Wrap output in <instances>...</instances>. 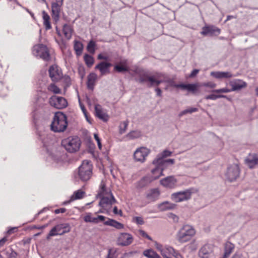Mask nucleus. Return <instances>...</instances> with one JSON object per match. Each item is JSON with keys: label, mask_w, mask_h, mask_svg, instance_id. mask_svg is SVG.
Segmentation results:
<instances>
[{"label": "nucleus", "mask_w": 258, "mask_h": 258, "mask_svg": "<svg viewBox=\"0 0 258 258\" xmlns=\"http://www.w3.org/2000/svg\"><path fill=\"white\" fill-rule=\"evenodd\" d=\"M157 207L160 211L163 212L175 209L176 205L169 202L165 201L158 204Z\"/></svg>", "instance_id": "c85d7f7f"}, {"label": "nucleus", "mask_w": 258, "mask_h": 258, "mask_svg": "<svg viewBox=\"0 0 258 258\" xmlns=\"http://www.w3.org/2000/svg\"><path fill=\"white\" fill-rule=\"evenodd\" d=\"M66 211V209L65 208H60L58 209H56L54 211V213L56 214L59 213H63Z\"/></svg>", "instance_id": "680f3d73"}, {"label": "nucleus", "mask_w": 258, "mask_h": 258, "mask_svg": "<svg viewBox=\"0 0 258 258\" xmlns=\"http://www.w3.org/2000/svg\"><path fill=\"white\" fill-rule=\"evenodd\" d=\"M232 91H239L247 87V83L240 79H233L229 81Z\"/></svg>", "instance_id": "f3484780"}, {"label": "nucleus", "mask_w": 258, "mask_h": 258, "mask_svg": "<svg viewBox=\"0 0 258 258\" xmlns=\"http://www.w3.org/2000/svg\"><path fill=\"white\" fill-rule=\"evenodd\" d=\"M48 90L54 94H60L61 93L60 89L54 84H51L49 85Z\"/></svg>", "instance_id": "79ce46f5"}, {"label": "nucleus", "mask_w": 258, "mask_h": 258, "mask_svg": "<svg viewBox=\"0 0 258 258\" xmlns=\"http://www.w3.org/2000/svg\"><path fill=\"white\" fill-rule=\"evenodd\" d=\"M199 70L198 69H194L192 72L191 73H190V74L189 75V78H194L195 77V76H197V75L199 73Z\"/></svg>", "instance_id": "4d7b16f0"}, {"label": "nucleus", "mask_w": 258, "mask_h": 258, "mask_svg": "<svg viewBox=\"0 0 258 258\" xmlns=\"http://www.w3.org/2000/svg\"><path fill=\"white\" fill-rule=\"evenodd\" d=\"M112 64L106 61H102L95 66V69L98 70L100 72L101 76H104L110 73L109 68Z\"/></svg>", "instance_id": "412c9836"}, {"label": "nucleus", "mask_w": 258, "mask_h": 258, "mask_svg": "<svg viewBox=\"0 0 258 258\" xmlns=\"http://www.w3.org/2000/svg\"><path fill=\"white\" fill-rule=\"evenodd\" d=\"M120 63L122 64L123 66L115 65L114 68V70L119 73L128 71V68L123 66V64H126V60H122L121 61Z\"/></svg>", "instance_id": "4c0bfd02"}, {"label": "nucleus", "mask_w": 258, "mask_h": 258, "mask_svg": "<svg viewBox=\"0 0 258 258\" xmlns=\"http://www.w3.org/2000/svg\"><path fill=\"white\" fill-rule=\"evenodd\" d=\"M239 168L237 164H233L229 166L226 173L227 179L230 181L235 180L239 176Z\"/></svg>", "instance_id": "ddd939ff"}, {"label": "nucleus", "mask_w": 258, "mask_h": 258, "mask_svg": "<svg viewBox=\"0 0 258 258\" xmlns=\"http://www.w3.org/2000/svg\"><path fill=\"white\" fill-rule=\"evenodd\" d=\"M213 251V246L210 244H205L200 249L199 255L201 258H209Z\"/></svg>", "instance_id": "dca6fc26"}, {"label": "nucleus", "mask_w": 258, "mask_h": 258, "mask_svg": "<svg viewBox=\"0 0 258 258\" xmlns=\"http://www.w3.org/2000/svg\"><path fill=\"white\" fill-rule=\"evenodd\" d=\"M85 195V192L79 189L75 191L73 195H72L70 198V201H74L77 200L81 199L83 198Z\"/></svg>", "instance_id": "2f4dec72"}, {"label": "nucleus", "mask_w": 258, "mask_h": 258, "mask_svg": "<svg viewBox=\"0 0 258 258\" xmlns=\"http://www.w3.org/2000/svg\"><path fill=\"white\" fill-rule=\"evenodd\" d=\"M232 91L231 89H229L227 88H223L219 89H215L212 91V92L215 93H227Z\"/></svg>", "instance_id": "49530a36"}, {"label": "nucleus", "mask_w": 258, "mask_h": 258, "mask_svg": "<svg viewBox=\"0 0 258 258\" xmlns=\"http://www.w3.org/2000/svg\"><path fill=\"white\" fill-rule=\"evenodd\" d=\"M202 86L205 87H208L211 89L215 88L216 87V84L212 82H207L202 84Z\"/></svg>", "instance_id": "8fccbe9b"}, {"label": "nucleus", "mask_w": 258, "mask_h": 258, "mask_svg": "<svg viewBox=\"0 0 258 258\" xmlns=\"http://www.w3.org/2000/svg\"><path fill=\"white\" fill-rule=\"evenodd\" d=\"M169 217L172 218L175 222H177L178 220V217L173 213L169 214Z\"/></svg>", "instance_id": "052dcab7"}, {"label": "nucleus", "mask_w": 258, "mask_h": 258, "mask_svg": "<svg viewBox=\"0 0 258 258\" xmlns=\"http://www.w3.org/2000/svg\"><path fill=\"white\" fill-rule=\"evenodd\" d=\"M227 98V96L224 95H216L214 94H210L209 95H207L205 97V99L207 100H215L218 98Z\"/></svg>", "instance_id": "a19ab883"}, {"label": "nucleus", "mask_w": 258, "mask_h": 258, "mask_svg": "<svg viewBox=\"0 0 258 258\" xmlns=\"http://www.w3.org/2000/svg\"><path fill=\"white\" fill-rule=\"evenodd\" d=\"M74 47L76 54L77 55H80L82 53L83 49V45L82 43L80 41H75Z\"/></svg>", "instance_id": "c9c22d12"}, {"label": "nucleus", "mask_w": 258, "mask_h": 258, "mask_svg": "<svg viewBox=\"0 0 258 258\" xmlns=\"http://www.w3.org/2000/svg\"><path fill=\"white\" fill-rule=\"evenodd\" d=\"M113 212L114 214L122 215V212L121 210H118L117 207L115 206L113 208Z\"/></svg>", "instance_id": "bf43d9fd"}, {"label": "nucleus", "mask_w": 258, "mask_h": 258, "mask_svg": "<svg viewBox=\"0 0 258 258\" xmlns=\"http://www.w3.org/2000/svg\"><path fill=\"white\" fill-rule=\"evenodd\" d=\"M155 166V168L151 170L152 176L150 181L156 180L161 176L163 175V171L165 169L163 166L159 164H153Z\"/></svg>", "instance_id": "a211bd4d"}, {"label": "nucleus", "mask_w": 258, "mask_h": 258, "mask_svg": "<svg viewBox=\"0 0 258 258\" xmlns=\"http://www.w3.org/2000/svg\"><path fill=\"white\" fill-rule=\"evenodd\" d=\"M245 162L250 168H252L257 164L258 159L256 156L249 155L246 159Z\"/></svg>", "instance_id": "7c9ffc66"}, {"label": "nucleus", "mask_w": 258, "mask_h": 258, "mask_svg": "<svg viewBox=\"0 0 258 258\" xmlns=\"http://www.w3.org/2000/svg\"><path fill=\"white\" fill-rule=\"evenodd\" d=\"M98 59L107 60H108V57L104 55L103 54L100 53V54H99L98 55Z\"/></svg>", "instance_id": "0e129e2a"}, {"label": "nucleus", "mask_w": 258, "mask_h": 258, "mask_svg": "<svg viewBox=\"0 0 258 258\" xmlns=\"http://www.w3.org/2000/svg\"><path fill=\"white\" fill-rule=\"evenodd\" d=\"M164 80H155L154 77L150 76L147 73L141 74L139 76V82L141 83H144L147 82L150 83V86H158Z\"/></svg>", "instance_id": "f8f14e48"}, {"label": "nucleus", "mask_w": 258, "mask_h": 258, "mask_svg": "<svg viewBox=\"0 0 258 258\" xmlns=\"http://www.w3.org/2000/svg\"><path fill=\"white\" fill-rule=\"evenodd\" d=\"M49 102L52 106L59 109H63L68 106L67 100L62 97L52 96L49 98Z\"/></svg>", "instance_id": "6e6552de"}, {"label": "nucleus", "mask_w": 258, "mask_h": 258, "mask_svg": "<svg viewBox=\"0 0 258 258\" xmlns=\"http://www.w3.org/2000/svg\"><path fill=\"white\" fill-rule=\"evenodd\" d=\"M192 192V189H187L184 190L173 193L171 196V198L176 203L187 201L191 198Z\"/></svg>", "instance_id": "0eeeda50"}, {"label": "nucleus", "mask_w": 258, "mask_h": 258, "mask_svg": "<svg viewBox=\"0 0 258 258\" xmlns=\"http://www.w3.org/2000/svg\"><path fill=\"white\" fill-rule=\"evenodd\" d=\"M210 75L217 79H229L234 76L230 72H211Z\"/></svg>", "instance_id": "b1692460"}, {"label": "nucleus", "mask_w": 258, "mask_h": 258, "mask_svg": "<svg viewBox=\"0 0 258 258\" xmlns=\"http://www.w3.org/2000/svg\"><path fill=\"white\" fill-rule=\"evenodd\" d=\"M196 234L194 227L189 225H183L177 232L176 238L180 243H185L189 241Z\"/></svg>", "instance_id": "7ed1b4c3"}, {"label": "nucleus", "mask_w": 258, "mask_h": 258, "mask_svg": "<svg viewBox=\"0 0 258 258\" xmlns=\"http://www.w3.org/2000/svg\"><path fill=\"white\" fill-rule=\"evenodd\" d=\"M142 136L141 132L140 131H133L128 133L126 137L129 140H133L140 138Z\"/></svg>", "instance_id": "f704fd0d"}, {"label": "nucleus", "mask_w": 258, "mask_h": 258, "mask_svg": "<svg viewBox=\"0 0 258 258\" xmlns=\"http://www.w3.org/2000/svg\"><path fill=\"white\" fill-rule=\"evenodd\" d=\"M177 180L174 176L166 177L160 180V183L163 186L168 188H173L177 184Z\"/></svg>", "instance_id": "6ab92c4d"}, {"label": "nucleus", "mask_w": 258, "mask_h": 258, "mask_svg": "<svg viewBox=\"0 0 258 258\" xmlns=\"http://www.w3.org/2000/svg\"><path fill=\"white\" fill-rule=\"evenodd\" d=\"M198 111V109L197 108L195 107H189L186 109H185L182 111H181L179 113L178 116L179 117H181L182 116L186 114L187 113H192L195 112H197Z\"/></svg>", "instance_id": "58836bf2"}, {"label": "nucleus", "mask_w": 258, "mask_h": 258, "mask_svg": "<svg viewBox=\"0 0 258 258\" xmlns=\"http://www.w3.org/2000/svg\"><path fill=\"white\" fill-rule=\"evenodd\" d=\"M67 126L68 121L66 115L60 112L55 113L50 124L51 130L55 133L63 132Z\"/></svg>", "instance_id": "f03ea898"}, {"label": "nucleus", "mask_w": 258, "mask_h": 258, "mask_svg": "<svg viewBox=\"0 0 258 258\" xmlns=\"http://www.w3.org/2000/svg\"><path fill=\"white\" fill-rule=\"evenodd\" d=\"M150 153V150L146 147L139 148L134 152V159L136 161L144 162Z\"/></svg>", "instance_id": "9b49d317"}, {"label": "nucleus", "mask_w": 258, "mask_h": 258, "mask_svg": "<svg viewBox=\"0 0 258 258\" xmlns=\"http://www.w3.org/2000/svg\"><path fill=\"white\" fill-rule=\"evenodd\" d=\"M106 217L102 215H98L96 217H92V214L88 213L84 217V220L85 222H90L94 224H98L99 222L104 221Z\"/></svg>", "instance_id": "aec40b11"}, {"label": "nucleus", "mask_w": 258, "mask_h": 258, "mask_svg": "<svg viewBox=\"0 0 258 258\" xmlns=\"http://www.w3.org/2000/svg\"><path fill=\"white\" fill-rule=\"evenodd\" d=\"M175 251L176 250L173 247L167 246L164 247V250H161V254H162V252L163 253L164 252L165 253H166V255H167V254L173 255Z\"/></svg>", "instance_id": "c03bdc74"}, {"label": "nucleus", "mask_w": 258, "mask_h": 258, "mask_svg": "<svg viewBox=\"0 0 258 258\" xmlns=\"http://www.w3.org/2000/svg\"><path fill=\"white\" fill-rule=\"evenodd\" d=\"M97 197L100 198L99 206L106 211L107 214H109L112 205L115 203L116 201L110 189L106 187L105 183L103 181L101 182Z\"/></svg>", "instance_id": "f257e3e1"}, {"label": "nucleus", "mask_w": 258, "mask_h": 258, "mask_svg": "<svg viewBox=\"0 0 258 258\" xmlns=\"http://www.w3.org/2000/svg\"><path fill=\"white\" fill-rule=\"evenodd\" d=\"M49 75L52 81L57 82L61 78L62 73L59 68L57 66L54 64L50 67Z\"/></svg>", "instance_id": "4468645a"}, {"label": "nucleus", "mask_w": 258, "mask_h": 258, "mask_svg": "<svg viewBox=\"0 0 258 258\" xmlns=\"http://www.w3.org/2000/svg\"><path fill=\"white\" fill-rule=\"evenodd\" d=\"M63 33L65 37L68 39H70L72 34V29L70 26L67 24L64 25L63 27Z\"/></svg>", "instance_id": "e433bc0d"}, {"label": "nucleus", "mask_w": 258, "mask_h": 258, "mask_svg": "<svg viewBox=\"0 0 258 258\" xmlns=\"http://www.w3.org/2000/svg\"><path fill=\"white\" fill-rule=\"evenodd\" d=\"M70 231V228L66 224H58L54 226L49 232L47 238L49 237L56 236L58 235H62L65 233Z\"/></svg>", "instance_id": "9d476101"}, {"label": "nucleus", "mask_w": 258, "mask_h": 258, "mask_svg": "<svg viewBox=\"0 0 258 258\" xmlns=\"http://www.w3.org/2000/svg\"><path fill=\"white\" fill-rule=\"evenodd\" d=\"M134 240L132 234L128 233H120L117 238V244L122 246H126L131 244Z\"/></svg>", "instance_id": "1a4fd4ad"}, {"label": "nucleus", "mask_w": 258, "mask_h": 258, "mask_svg": "<svg viewBox=\"0 0 258 258\" xmlns=\"http://www.w3.org/2000/svg\"><path fill=\"white\" fill-rule=\"evenodd\" d=\"M143 254L148 258H160V255L151 249L144 250Z\"/></svg>", "instance_id": "72a5a7b5"}, {"label": "nucleus", "mask_w": 258, "mask_h": 258, "mask_svg": "<svg viewBox=\"0 0 258 258\" xmlns=\"http://www.w3.org/2000/svg\"><path fill=\"white\" fill-rule=\"evenodd\" d=\"M172 152L168 150H164L161 153L159 154L156 158L153 161L152 164H159L164 163V158L170 156Z\"/></svg>", "instance_id": "cd10ccee"}, {"label": "nucleus", "mask_w": 258, "mask_h": 258, "mask_svg": "<svg viewBox=\"0 0 258 258\" xmlns=\"http://www.w3.org/2000/svg\"><path fill=\"white\" fill-rule=\"evenodd\" d=\"M175 258H183V256L177 251H175L173 255Z\"/></svg>", "instance_id": "338daca9"}, {"label": "nucleus", "mask_w": 258, "mask_h": 258, "mask_svg": "<svg viewBox=\"0 0 258 258\" xmlns=\"http://www.w3.org/2000/svg\"><path fill=\"white\" fill-rule=\"evenodd\" d=\"M80 106H81V109H82V110L84 115L85 116V117H86L87 120L88 122H89V119H88V116H87V111H86L85 107L83 105H81V104L80 105Z\"/></svg>", "instance_id": "13d9d810"}, {"label": "nucleus", "mask_w": 258, "mask_h": 258, "mask_svg": "<svg viewBox=\"0 0 258 258\" xmlns=\"http://www.w3.org/2000/svg\"><path fill=\"white\" fill-rule=\"evenodd\" d=\"M41 140L44 146L45 147H47L53 142V141L50 140V137H47L46 138H42Z\"/></svg>", "instance_id": "09e8293b"}, {"label": "nucleus", "mask_w": 258, "mask_h": 258, "mask_svg": "<svg viewBox=\"0 0 258 258\" xmlns=\"http://www.w3.org/2000/svg\"><path fill=\"white\" fill-rule=\"evenodd\" d=\"M176 87H179L183 90H186L189 92H191L192 93H196L199 87L198 83L195 84H180L179 85H175Z\"/></svg>", "instance_id": "a878e982"}, {"label": "nucleus", "mask_w": 258, "mask_h": 258, "mask_svg": "<svg viewBox=\"0 0 258 258\" xmlns=\"http://www.w3.org/2000/svg\"><path fill=\"white\" fill-rule=\"evenodd\" d=\"M43 19V25L46 30H49L51 28V26L49 22L50 17L49 16L43 11L42 12Z\"/></svg>", "instance_id": "473e14b6"}, {"label": "nucleus", "mask_w": 258, "mask_h": 258, "mask_svg": "<svg viewBox=\"0 0 258 258\" xmlns=\"http://www.w3.org/2000/svg\"><path fill=\"white\" fill-rule=\"evenodd\" d=\"M164 81H163V82L169 83L171 86L177 88L176 86H174L175 85H176V84H175L174 82L173 81H172L171 80L168 79L167 78V79L166 80H164Z\"/></svg>", "instance_id": "e2e57ef3"}, {"label": "nucleus", "mask_w": 258, "mask_h": 258, "mask_svg": "<svg viewBox=\"0 0 258 258\" xmlns=\"http://www.w3.org/2000/svg\"><path fill=\"white\" fill-rule=\"evenodd\" d=\"M164 163H159L160 165L163 166L164 168L165 169L167 167V164L168 163H170L171 164H173L174 163V159H167V160H164Z\"/></svg>", "instance_id": "3c124183"}, {"label": "nucleus", "mask_w": 258, "mask_h": 258, "mask_svg": "<svg viewBox=\"0 0 258 258\" xmlns=\"http://www.w3.org/2000/svg\"><path fill=\"white\" fill-rule=\"evenodd\" d=\"M155 91L157 93V95L159 96H161V95H162V91H161V90L159 88H157L155 89Z\"/></svg>", "instance_id": "774afa93"}, {"label": "nucleus", "mask_w": 258, "mask_h": 258, "mask_svg": "<svg viewBox=\"0 0 258 258\" xmlns=\"http://www.w3.org/2000/svg\"><path fill=\"white\" fill-rule=\"evenodd\" d=\"M97 79L95 73H90L87 77V87L90 89H93Z\"/></svg>", "instance_id": "c756f323"}, {"label": "nucleus", "mask_w": 258, "mask_h": 258, "mask_svg": "<svg viewBox=\"0 0 258 258\" xmlns=\"http://www.w3.org/2000/svg\"><path fill=\"white\" fill-rule=\"evenodd\" d=\"M92 174V165L91 161L87 160H84L78 168L79 177L81 180L86 181L91 178Z\"/></svg>", "instance_id": "39448f33"}, {"label": "nucleus", "mask_w": 258, "mask_h": 258, "mask_svg": "<svg viewBox=\"0 0 258 258\" xmlns=\"http://www.w3.org/2000/svg\"><path fill=\"white\" fill-rule=\"evenodd\" d=\"M84 58L85 63L88 67H90L93 65L94 60L92 56L86 54L84 55Z\"/></svg>", "instance_id": "ea45409f"}, {"label": "nucleus", "mask_w": 258, "mask_h": 258, "mask_svg": "<svg viewBox=\"0 0 258 258\" xmlns=\"http://www.w3.org/2000/svg\"><path fill=\"white\" fill-rule=\"evenodd\" d=\"M32 53L36 57L40 58L45 61H48L50 59L48 48L42 44L34 46L32 49Z\"/></svg>", "instance_id": "423d86ee"}, {"label": "nucleus", "mask_w": 258, "mask_h": 258, "mask_svg": "<svg viewBox=\"0 0 258 258\" xmlns=\"http://www.w3.org/2000/svg\"><path fill=\"white\" fill-rule=\"evenodd\" d=\"M160 191L157 188H153L149 190L146 194L148 203L154 202L158 199Z\"/></svg>", "instance_id": "5701e85b"}, {"label": "nucleus", "mask_w": 258, "mask_h": 258, "mask_svg": "<svg viewBox=\"0 0 258 258\" xmlns=\"http://www.w3.org/2000/svg\"><path fill=\"white\" fill-rule=\"evenodd\" d=\"M116 252V250L112 251V249H109L108 250V254L105 258H113V256Z\"/></svg>", "instance_id": "5fc2aeb1"}, {"label": "nucleus", "mask_w": 258, "mask_h": 258, "mask_svg": "<svg viewBox=\"0 0 258 258\" xmlns=\"http://www.w3.org/2000/svg\"><path fill=\"white\" fill-rule=\"evenodd\" d=\"M107 220L104 221V224L106 226L113 227L116 229H122L124 228V225L122 223L109 218H106Z\"/></svg>", "instance_id": "bb28decb"}, {"label": "nucleus", "mask_w": 258, "mask_h": 258, "mask_svg": "<svg viewBox=\"0 0 258 258\" xmlns=\"http://www.w3.org/2000/svg\"><path fill=\"white\" fill-rule=\"evenodd\" d=\"M136 223L140 225H142L144 223L143 219L141 217H136L135 218Z\"/></svg>", "instance_id": "6e6d98bb"}, {"label": "nucleus", "mask_w": 258, "mask_h": 258, "mask_svg": "<svg viewBox=\"0 0 258 258\" xmlns=\"http://www.w3.org/2000/svg\"><path fill=\"white\" fill-rule=\"evenodd\" d=\"M136 253L135 251H131L127 253H125L122 256H121L120 258H125L126 257H128L131 256L134 253Z\"/></svg>", "instance_id": "69168bd1"}, {"label": "nucleus", "mask_w": 258, "mask_h": 258, "mask_svg": "<svg viewBox=\"0 0 258 258\" xmlns=\"http://www.w3.org/2000/svg\"><path fill=\"white\" fill-rule=\"evenodd\" d=\"M81 142L79 137L76 136L69 137L63 139L61 142L62 146L69 152L74 153L80 149Z\"/></svg>", "instance_id": "20e7f679"}, {"label": "nucleus", "mask_w": 258, "mask_h": 258, "mask_svg": "<svg viewBox=\"0 0 258 258\" xmlns=\"http://www.w3.org/2000/svg\"><path fill=\"white\" fill-rule=\"evenodd\" d=\"M94 139H95L97 143V145H98V148L100 150H101L102 149V145H101V140H100V138H99L98 134H94Z\"/></svg>", "instance_id": "603ef678"}, {"label": "nucleus", "mask_w": 258, "mask_h": 258, "mask_svg": "<svg viewBox=\"0 0 258 258\" xmlns=\"http://www.w3.org/2000/svg\"><path fill=\"white\" fill-rule=\"evenodd\" d=\"M128 124V121H124L120 123L119 125V134H123L125 133L127 129V127Z\"/></svg>", "instance_id": "37998d69"}, {"label": "nucleus", "mask_w": 258, "mask_h": 258, "mask_svg": "<svg viewBox=\"0 0 258 258\" xmlns=\"http://www.w3.org/2000/svg\"><path fill=\"white\" fill-rule=\"evenodd\" d=\"M152 77H154L155 80H166L167 79L165 75L162 73H156Z\"/></svg>", "instance_id": "a18cd8bd"}, {"label": "nucleus", "mask_w": 258, "mask_h": 258, "mask_svg": "<svg viewBox=\"0 0 258 258\" xmlns=\"http://www.w3.org/2000/svg\"><path fill=\"white\" fill-rule=\"evenodd\" d=\"M95 43L93 41H90L87 45V49L91 53H94L95 51Z\"/></svg>", "instance_id": "de8ad7c7"}, {"label": "nucleus", "mask_w": 258, "mask_h": 258, "mask_svg": "<svg viewBox=\"0 0 258 258\" xmlns=\"http://www.w3.org/2000/svg\"><path fill=\"white\" fill-rule=\"evenodd\" d=\"M62 5L51 3L52 18L54 21L57 22L59 19Z\"/></svg>", "instance_id": "4be33fe9"}, {"label": "nucleus", "mask_w": 258, "mask_h": 258, "mask_svg": "<svg viewBox=\"0 0 258 258\" xmlns=\"http://www.w3.org/2000/svg\"><path fill=\"white\" fill-rule=\"evenodd\" d=\"M95 110L96 116L99 119L105 122L108 120L109 116L106 112L102 109L100 105L98 104L96 105L95 106Z\"/></svg>", "instance_id": "393cba45"}, {"label": "nucleus", "mask_w": 258, "mask_h": 258, "mask_svg": "<svg viewBox=\"0 0 258 258\" xmlns=\"http://www.w3.org/2000/svg\"><path fill=\"white\" fill-rule=\"evenodd\" d=\"M220 29L214 25L206 26L202 28L201 34L204 36L218 35L220 33Z\"/></svg>", "instance_id": "2eb2a0df"}, {"label": "nucleus", "mask_w": 258, "mask_h": 258, "mask_svg": "<svg viewBox=\"0 0 258 258\" xmlns=\"http://www.w3.org/2000/svg\"><path fill=\"white\" fill-rule=\"evenodd\" d=\"M140 234L144 237L147 238L148 239L152 241V238L144 230H140L139 231Z\"/></svg>", "instance_id": "864d4df0"}]
</instances>
